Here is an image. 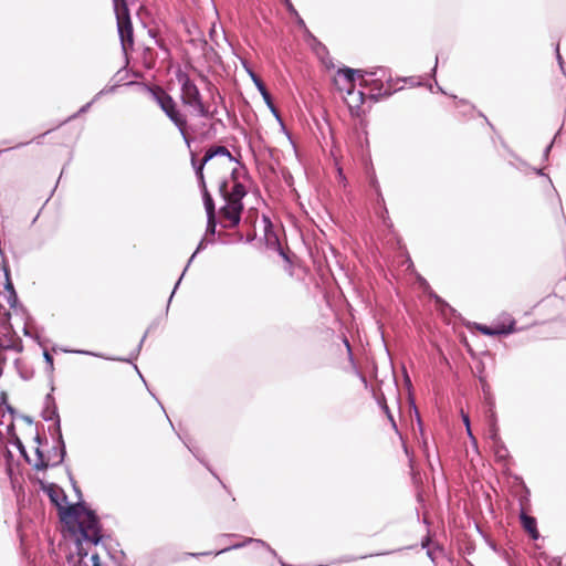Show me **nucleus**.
Returning <instances> with one entry per match:
<instances>
[{"label": "nucleus", "mask_w": 566, "mask_h": 566, "mask_svg": "<svg viewBox=\"0 0 566 566\" xmlns=\"http://www.w3.org/2000/svg\"><path fill=\"white\" fill-rule=\"evenodd\" d=\"M72 518L76 521L80 537L76 541V555L83 566H103L99 560V552H88L84 549L83 542L96 546L101 539V525L94 511L85 507L83 504L67 505L62 512V521Z\"/></svg>", "instance_id": "1"}, {"label": "nucleus", "mask_w": 566, "mask_h": 566, "mask_svg": "<svg viewBox=\"0 0 566 566\" xmlns=\"http://www.w3.org/2000/svg\"><path fill=\"white\" fill-rule=\"evenodd\" d=\"M338 76H342L344 81L346 82L348 88L347 93L352 95L354 93L350 87H354V82L356 77H360L365 85L369 83L368 80H365V75L370 76V83H373L378 91L376 94H373L371 96L375 98H378L380 96H390L392 91L390 85H388V88L384 90L382 78H387V81H390V74L387 69L385 67H376L374 71H367V70H358V69H350V67H344L338 70L337 72Z\"/></svg>", "instance_id": "2"}, {"label": "nucleus", "mask_w": 566, "mask_h": 566, "mask_svg": "<svg viewBox=\"0 0 566 566\" xmlns=\"http://www.w3.org/2000/svg\"><path fill=\"white\" fill-rule=\"evenodd\" d=\"M177 80L181 86V101L184 105L192 107L200 117L213 118L217 109L210 111L205 106L198 86L187 73H179Z\"/></svg>", "instance_id": "3"}, {"label": "nucleus", "mask_w": 566, "mask_h": 566, "mask_svg": "<svg viewBox=\"0 0 566 566\" xmlns=\"http://www.w3.org/2000/svg\"><path fill=\"white\" fill-rule=\"evenodd\" d=\"M41 416H42L44 421H54V424H55V428H56V432L59 434V440H60L62 446L59 449V458L52 463V465H59V464H61L63 462V460H64V458L66 455V450H65V444H64V441H63V438H62V432H61L60 416L57 413V408H56L54 398L52 397L51 394H48L45 396L44 408L42 410Z\"/></svg>", "instance_id": "4"}, {"label": "nucleus", "mask_w": 566, "mask_h": 566, "mask_svg": "<svg viewBox=\"0 0 566 566\" xmlns=\"http://www.w3.org/2000/svg\"><path fill=\"white\" fill-rule=\"evenodd\" d=\"M117 20V31L120 40V44L123 51L126 52L128 48H132L134 44L133 39V24L129 17L128 8L117 9L115 12Z\"/></svg>", "instance_id": "5"}, {"label": "nucleus", "mask_w": 566, "mask_h": 566, "mask_svg": "<svg viewBox=\"0 0 566 566\" xmlns=\"http://www.w3.org/2000/svg\"><path fill=\"white\" fill-rule=\"evenodd\" d=\"M243 211V203H232L224 200V206L220 208V214L228 223L222 224L226 229H233L239 226L241 221V213Z\"/></svg>", "instance_id": "6"}, {"label": "nucleus", "mask_w": 566, "mask_h": 566, "mask_svg": "<svg viewBox=\"0 0 566 566\" xmlns=\"http://www.w3.org/2000/svg\"><path fill=\"white\" fill-rule=\"evenodd\" d=\"M220 195L224 200L232 203H243L242 200L247 196V188L240 181H235L231 190H228V181L222 180L219 185Z\"/></svg>", "instance_id": "7"}, {"label": "nucleus", "mask_w": 566, "mask_h": 566, "mask_svg": "<svg viewBox=\"0 0 566 566\" xmlns=\"http://www.w3.org/2000/svg\"><path fill=\"white\" fill-rule=\"evenodd\" d=\"M251 543H255L258 545H261V546L265 547L272 555L276 556V552L274 549H272L264 541L258 539V538H252V537H248V538H245L241 543H237V544H232V545L226 546L224 548H222V549H220V551H218L216 553L203 552V553H193V554H190V555L193 556V557L208 556V555H211V554L220 555V554H223V553L229 552L231 549L242 548V547H244V546H247L248 544H251Z\"/></svg>", "instance_id": "8"}, {"label": "nucleus", "mask_w": 566, "mask_h": 566, "mask_svg": "<svg viewBox=\"0 0 566 566\" xmlns=\"http://www.w3.org/2000/svg\"><path fill=\"white\" fill-rule=\"evenodd\" d=\"M161 111L175 124L177 128H181L187 124L186 116L180 113L172 97L166 101V105H163Z\"/></svg>", "instance_id": "9"}, {"label": "nucleus", "mask_w": 566, "mask_h": 566, "mask_svg": "<svg viewBox=\"0 0 566 566\" xmlns=\"http://www.w3.org/2000/svg\"><path fill=\"white\" fill-rule=\"evenodd\" d=\"M476 328L483 334L488 336H499V335H509L514 333L515 329V321L511 319L509 325L496 324L493 326L488 325H478Z\"/></svg>", "instance_id": "10"}, {"label": "nucleus", "mask_w": 566, "mask_h": 566, "mask_svg": "<svg viewBox=\"0 0 566 566\" xmlns=\"http://www.w3.org/2000/svg\"><path fill=\"white\" fill-rule=\"evenodd\" d=\"M369 185L374 188V190H375V192L377 195V203L382 206V211H381L380 217L382 218L384 224L388 226V227H391L392 224L390 223V220L387 217L388 210L385 207V199H384V196L381 193L378 179H377V177H376L374 171L369 176Z\"/></svg>", "instance_id": "11"}, {"label": "nucleus", "mask_w": 566, "mask_h": 566, "mask_svg": "<svg viewBox=\"0 0 566 566\" xmlns=\"http://www.w3.org/2000/svg\"><path fill=\"white\" fill-rule=\"evenodd\" d=\"M57 441H60L57 439ZM61 442H59L57 447H54L48 458V460L44 459L42 451L40 448H36L35 453L38 457V461L34 463L35 470H45L49 467H53L52 463L59 458V449L61 448Z\"/></svg>", "instance_id": "12"}, {"label": "nucleus", "mask_w": 566, "mask_h": 566, "mask_svg": "<svg viewBox=\"0 0 566 566\" xmlns=\"http://www.w3.org/2000/svg\"><path fill=\"white\" fill-rule=\"evenodd\" d=\"M191 166L195 170V175L198 181L199 188H205L206 179L203 175L205 166L209 163V160H206V156L203 155L202 159H198L197 155L195 153H191L190 158Z\"/></svg>", "instance_id": "13"}, {"label": "nucleus", "mask_w": 566, "mask_h": 566, "mask_svg": "<svg viewBox=\"0 0 566 566\" xmlns=\"http://www.w3.org/2000/svg\"><path fill=\"white\" fill-rule=\"evenodd\" d=\"M520 520H521L522 526L530 534L532 539H534V541L538 539L539 533L537 530L536 518L531 515H527L525 513V511L522 509L521 513H520Z\"/></svg>", "instance_id": "14"}, {"label": "nucleus", "mask_w": 566, "mask_h": 566, "mask_svg": "<svg viewBox=\"0 0 566 566\" xmlns=\"http://www.w3.org/2000/svg\"><path fill=\"white\" fill-rule=\"evenodd\" d=\"M45 491L51 502L60 509L61 513L64 512L66 507H64L62 503L66 501V495L63 490L57 488L55 484H50Z\"/></svg>", "instance_id": "15"}, {"label": "nucleus", "mask_w": 566, "mask_h": 566, "mask_svg": "<svg viewBox=\"0 0 566 566\" xmlns=\"http://www.w3.org/2000/svg\"><path fill=\"white\" fill-rule=\"evenodd\" d=\"M206 160H211L217 156L227 157L230 163L240 164V161L229 151L226 146H212L205 153Z\"/></svg>", "instance_id": "16"}, {"label": "nucleus", "mask_w": 566, "mask_h": 566, "mask_svg": "<svg viewBox=\"0 0 566 566\" xmlns=\"http://www.w3.org/2000/svg\"><path fill=\"white\" fill-rule=\"evenodd\" d=\"M3 273H4V279H6L4 290L8 293L7 300H8L9 305L11 307H13L15 305V303L18 302V295H17V292L14 290L13 283L10 277L9 266L6 263L3 264Z\"/></svg>", "instance_id": "17"}, {"label": "nucleus", "mask_w": 566, "mask_h": 566, "mask_svg": "<svg viewBox=\"0 0 566 566\" xmlns=\"http://www.w3.org/2000/svg\"><path fill=\"white\" fill-rule=\"evenodd\" d=\"M495 461L499 463H505L510 457V452L503 441L491 443Z\"/></svg>", "instance_id": "18"}, {"label": "nucleus", "mask_w": 566, "mask_h": 566, "mask_svg": "<svg viewBox=\"0 0 566 566\" xmlns=\"http://www.w3.org/2000/svg\"><path fill=\"white\" fill-rule=\"evenodd\" d=\"M249 74H250L253 83L255 84L258 91L262 95L265 104L268 106H271L272 97H271V94L269 93V91L266 90L263 81L255 73H253L252 71H249Z\"/></svg>", "instance_id": "19"}, {"label": "nucleus", "mask_w": 566, "mask_h": 566, "mask_svg": "<svg viewBox=\"0 0 566 566\" xmlns=\"http://www.w3.org/2000/svg\"><path fill=\"white\" fill-rule=\"evenodd\" d=\"M147 91L149 92L153 99L159 105L160 108L163 107V105H166L167 99L171 98V96L159 86H148Z\"/></svg>", "instance_id": "20"}, {"label": "nucleus", "mask_w": 566, "mask_h": 566, "mask_svg": "<svg viewBox=\"0 0 566 566\" xmlns=\"http://www.w3.org/2000/svg\"><path fill=\"white\" fill-rule=\"evenodd\" d=\"M0 350H13L21 353L23 350L22 340L20 338L13 339L6 336L3 343H0Z\"/></svg>", "instance_id": "21"}, {"label": "nucleus", "mask_w": 566, "mask_h": 566, "mask_svg": "<svg viewBox=\"0 0 566 566\" xmlns=\"http://www.w3.org/2000/svg\"><path fill=\"white\" fill-rule=\"evenodd\" d=\"M200 191L202 195L203 206H205L207 216L216 214L214 201H213L210 192L208 191L207 185H205V188H200Z\"/></svg>", "instance_id": "22"}, {"label": "nucleus", "mask_w": 566, "mask_h": 566, "mask_svg": "<svg viewBox=\"0 0 566 566\" xmlns=\"http://www.w3.org/2000/svg\"><path fill=\"white\" fill-rule=\"evenodd\" d=\"M491 411V415H490V432H489V439H490V443H494V442H497V441H502L500 436H499V429H497V426H496V417H495V413L492 409H490Z\"/></svg>", "instance_id": "23"}, {"label": "nucleus", "mask_w": 566, "mask_h": 566, "mask_svg": "<svg viewBox=\"0 0 566 566\" xmlns=\"http://www.w3.org/2000/svg\"><path fill=\"white\" fill-rule=\"evenodd\" d=\"M205 248H206V243H205V240L202 239V240L199 242V244H198V247H197L196 251H195V252L192 253V255L190 256V259H189V261H188V263H187V265H186V268H185V270H184L182 274L180 275L179 280H178V281H177V283L175 284V287H174V290H172V292H171V294H170V297H169L168 304L171 302V298H172V296H174V294H175V292H176L177 287L179 286L180 282H181V279H182V276H184V274H185V272L187 271L188 266L190 265V263H191V262H192V260L195 259L196 254H197L198 252H200L201 250H203Z\"/></svg>", "instance_id": "24"}, {"label": "nucleus", "mask_w": 566, "mask_h": 566, "mask_svg": "<svg viewBox=\"0 0 566 566\" xmlns=\"http://www.w3.org/2000/svg\"><path fill=\"white\" fill-rule=\"evenodd\" d=\"M265 240H266V244L269 247H275L276 250L280 252V254L282 256L286 258V255L284 254V252L280 245L277 235L274 232H272L271 230H269L268 228H265Z\"/></svg>", "instance_id": "25"}, {"label": "nucleus", "mask_w": 566, "mask_h": 566, "mask_svg": "<svg viewBox=\"0 0 566 566\" xmlns=\"http://www.w3.org/2000/svg\"><path fill=\"white\" fill-rule=\"evenodd\" d=\"M114 90H115V86L105 87V88L101 90V91L95 95V97H94L91 102H88V103H86L85 105H83V106L78 109V112H77V113H78V114H82V113L87 112V111L91 108V106H92V105H93V104H94V103H95V102H96V101H97L102 95L107 94V93H111V92H113Z\"/></svg>", "instance_id": "26"}, {"label": "nucleus", "mask_w": 566, "mask_h": 566, "mask_svg": "<svg viewBox=\"0 0 566 566\" xmlns=\"http://www.w3.org/2000/svg\"><path fill=\"white\" fill-rule=\"evenodd\" d=\"M479 381L481 384L483 394L485 395V399L488 400V403L490 405V409H492L494 403H493L492 397L490 395V386L486 381V378L484 376L480 375Z\"/></svg>", "instance_id": "27"}, {"label": "nucleus", "mask_w": 566, "mask_h": 566, "mask_svg": "<svg viewBox=\"0 0 566 566\" xmlns=\"http://www.w3.org/2000/svg\"><path fill=\"white\" fill-rule=\"evenodd\" d=\"M217 228L216 214L207 216V229L206 233L214 235Z\"/></svg>", "instance_id": "28"}, {"label": "nucleus", "mask_w": 566, "mask_h": 566, "mask_svg": "<svg viewBox=\"0 0 566 566\" xmlns=\"http://www.w3.org/2000/svg\"><path fill=\"white\" fill-rule=\"evenodd\" d=\"M13 444L17 447L18 451L25 459V461L30 463V458L27 453L25 447L17 436H14Z\"/></svg>", "instance_id": "29"}, {"label": "nucleus", "mask_w": 566, "mask_h": 566, "mask_svg": "<svg viewBox=\"0 0 566 566\" xmlns=\"http://www.w3.org/2000/svg\"><path fill=\"white\" fill-rule=\"evenodd\" d=\"M43 358H44V361H45V364H46L45 370H46L49 374H53V370H54L53 357H52V355L49 353V350H48V349H44V352H43Z\"/></svg>", "instance_id": "30"}, {"label": "nucleus", "mask_w": 566, "mask_h": 566, "mask_svg": "<svg viewBox=\"0 0 566 566\" xmlns=\"http://www.w3.org/2000/svg\"><path fill=\"white\" fill-rule=\"evenodd\" d=\"M238 165L240 166V168H234L231 170V179L233 180V182L239 181L240 174L247 175L245 167L241 163Z\"/></svg>", "instance_id": "31"}, {"label": "nucleus", "mask_w": 566, "mask_h": 566, "mask_svg": "<svg viewBox=\"0 0 566 566\" xmlns=\"http://www.w3.org/2000/svg\"><path fill=\"white\" fill-rule=\"evenodd\" d=\"M292 15L295 18L297 25H298V27H301L302 29H304V31H305L306 33H308V35H310L314 41H316V39H315V38L310 33V31L307 30V28H306V25H305V22H304V20L300 17L298 12L296 11V14H292Z\"/></svg>", "instance_id": "32"}, {"label": "nucleus", "mask_w": 566, "mask_h": 566, "mask_svg": "<svg viewBox=\"0 0 566 566\" xmlns=\"http://www.w3.org/2000/svg\"><path fill=\"white\" fill-rule=\"evenodd\" d=\"M178 130L180 132L182 138H184V142L186 143V145L188 147H190L191 145V138L189 137V135L187 134V124L184 125L181 128H178Z\"/></svg>", "instance_id": "33"}, {"label": "nucleus", "mask_w": 566, "mask_h": 566, "mask_svg": "<svg viewBox=\"0 0 566 566\" xmlns=\"http://www.w3.org/2000/svg\"><path fill=\"white\" fill-rule=\"evenodd\" d=\"M128 1L129 0H113L114 11L117 12V9L128 8Z\"/></svg>", "instance_id": "34"}, {"label": "nucleus", "mask_w": 566, "mask_h": 566, "mask_svg": "<svg viewBox=\"0 0 566 566\" xmlns=\"http://www.w3.org/2000/svg\"><path fill=\"white\" fill-rule=\"evenodd\" d=\"M462 420L467 428L468 434L472 438V432H471V428H470V417H469V415L464 413L463 411H462Z\"/></svg>", "instance_id": "35"}, {"label": "nucleus", "mask_w": 566, "mask_h": 566, "mask_svg": "<svg viewBox=\"0 0 566 566\" xmlns=\"http://www.w3.org/2000/svg\"><path fill=\"white\" fill-rule=\"evenodd\" d=\"M146 336H147V333L144 334L143 338L140 339L139 344L137 345L136 354L132 355V358H129V359H122L123 361H130L132 359H135L137 357Z\"/></svg>", "instance_id": "36"}, {"label": "nucleus", "mask_w": 566, "mask_h": 566, "mask_svg": "<svg viewBox=\"0 0 566 566\" xmlns=\"http://www.w3.org/2000/svg\"><path fill=\"white\" fill-rule=\"evenodd\" d=\"M282 1L285 4L286 10L289 11L290 14H296V9L293 6V3L291 2V0H282Z\"/></svg>", "instance_id": "37"}, {"label": "nucleus", "mask_w": 566, "mask_h": 566, "mask_svg": "<svg viewBox=\"0 0 566 566\" xmlns=\"http://www.w3.org/2000/svg\"><path fill=\"white\" fill-rule=\"evenodd\" d=\"M553 147V142H551L544 149L543 151V158L544 160H547L548 159V156H549V153H551V149Z\"/></svg>", "instance_id": "38"}, {"label": "nucleus", "mask_w": 566, "mask_h": 566, "mask_svg": "<svg viewBox=\"0 0 566 566\" xmlns=\"http://www.w3.org/2000/svg\"><path fill=\"white\" fill-rule=\"evenodd\" d=\"M268 107L271 109L272 114L277 118V120L282 123L280 114L272 101H271V106H268Z\"/></svg>", "instance_id": "39"}, {"label": "nucleus", "mask_w": 566, "mask_h": 566, "mask_svg": "<svg viewBox=\"0 0 566 566\" xmlns=\"http://www.w3.org/2000/svg\"><path fill=\"white\" fill-rule=\"evenodd\" d=\"M429 295L438 303V304H443V305H447L442 298L440 296H438L436 293L433 292H430Z\"/></svg>", "instance_id": "40"}, {"label": "nucleus", "mask_w": 566, "mask_h": 566, "mask_svg": "<svg viewBox=\"0 0 566 566\" xmlns=\"http://www.w3.org/2000/svg\"><path fill=\"white\" fill-rule=\"evenodd\" d=\"M380 407H381L382 411L386 413V416L391 415V412L389 410V407L387 406L386 401L380 402Z\"/></svg>", "instance_id": "41"}, {"label": "nucleus", "mask_w": 566, "mask_h": 566, "mask_svg": "<svg viewBox=\"0 0 566 566\" xmlns=\"http://www.w3.org/2000/svg\"><path fill=\"white\" fill-rule=\"evenodd\" d=\"M556 57H557L559 65L562 66L563 60H562V55L559 53V44L556 45Z\"/></svg>", "instance_id": "42"}, {"label": "nucleus", "mask_w": 566, "mask_h": 566, "mask_svg": "<svg viewBox=\"0 0 566 566\" xmlns=\"http://www.w3.org/2000/svg\"><path fill=\"white\" fill-rule=\"evenodd\" d=\"M344 343H345V346H346V348H347V352H348L349 358H350V359H353V354H352V349H350L349 342L345 338V339H344Z\"/></svg>", "instance_id": "43"}, {"label": "nucleus", "mask_w": 566, "mask_h": 566, "mask_svg": "<svg viewBox=\"0 0 566 566\" xmlns=\"http://www.w3.org/2000/svg\"><path fill=\"white\" fill-rule=\"evenodd\" d=\"M388 420L390 421L392 428L397 431V424L395 422V419H394V416L392 415H389L387 416Z\"/></svg>", "instance_id": "44"}, {"label": "nucleus", "mask_w": 566, "mask_h": 566, "mask_svg": "<svg viewBox=\"0 0 566 566\" xmlns=\"http://www.w3.org/2000/svg\"><path fill=\"white\" fill-rule=\"evenodd\" d=\"M535 172L537 175H539V176H545L548 179L549 184L552 185L551 178L547 175H545L541 168L539 169H535Z\"/></svg>", "instance_id": "45"}, {"label": "nucleus", "mask_w": 566, "mask_h": 566, "mask_svg": "<svg viewBox=\"0 0 566 566\" xmlns=\"http://www.w3.org/2000/svg\"><path fill=\"white\" fill-rule=\"evenodd\" d=\"M6 364V358H0V376L2 375L3 366Z\"/></svg>", "instance_id": "46"}, {"label": "nucleus", "mask_w": 566, "mask_h": 566, "mask_svg": "<svg viewBox=\"0 0 566 566\" xmlns=\"http://www.w3.org/2000/svg\"><path fill=\"white\" fill-rule=\"evenodd\" d=\"M239 535L237 534H223L221 535V538H227V537H238Z\"/></svg>", "instance_id": "47"}, {"label": "nucleus", "mask_w": 566, "mask_h": 566, "mask_svg": "<svg viewBox=\"0 0 566 566\" xmlns=\"http://www.w3.org/2000/svg\"><path fill=\"white\" fill-rule=\"evenodd\" d=\"M427 556H428L432 562H434V555H433V553H432L431 551H428V552H427Z\"/></svg>", "instance_id": "48"}, {"label": "nucleus", "mask_w": 566, "mask_h": 566, "mask_svg": "<svg viewBox=\"0 0 566 566\" xmlns=\"http://www.w3.org/2000/svg\"><path fill=\"white\" fill-rule=\"evenodd\" d=\"M156 44L161 48V49H165L167 51V49L165 48L164 43L159 40H156Z\"/></svg>", "instance_id": "49"}, {"label": "nucleus", "mask_w": 566, "mask_h": 566, "mask_svg": "<svg viewBox=\"0 0 566 566\" xmlns=\"http://www.w3.org/2000/svg\"><path fill=\"white\" fill-rule=\"evenodd\" d=\"M357 94H358V101L361 103V102H363L364 94H363V92H360V91H359Z\"/></svg>", "instance_id": "50"}, {"label": "nucleus", "mask_w": 566, "mask_h": 566, "mask_svg": "<svg viewBox=\"0 0 566 566\" xmlns=\"http://www.w3.org/2000/svg\"><path fill=\"white\" fill-rule=\"evenodd\" d=\"M429 544V537H427L424 541H422V547H427Z\"/></svg>", "instance_id": "51"}, {"label": "nucleus", "mask_w": 566, "mask_h": 566, "mask_svg": "<svg viewBox=\"0 0 566 566\" xmlns=\"http://www.w3.org/2000/svg\"><path fill=\"white\" fill-rule=\"evenodd\" d=\"M186 446H187V448L190 450V452H192V454H193L196 458H198L197 452H196L193 449H191L188 444H186Z\"/></svg>", "instance_id": "52"}, {"label": "nucleus", "mask_w": 566, "mask_h": 566, "mask_svg": "<svg viewBox=\"0 0 566 566\" xmlns=\"http://www.w3.org/2000/svg\"><path fill=\"white\" fill-rule=\"evenodd\" d=\"M417 418H418V426H419L420 430L422 431V428H421L422 424H421V420H420V417L418 413H417Z\"/></svg>", "instance_id": "53"}, {"label": "nucleus", "mask_w": 566, "mask_h": 566, "mask_svg": "<svg viewBox=\"0 0 566 566\" xmlns=\"http://www.w3.org/2000/svg\"><path fill=\"white\" fill-rule=\"evenodd\" d=\"M77 353H78V354L93 355L92 353H90V352H85V350H78Z\"/></svg>", "instance_id": "54"}, {"label": "nucleus", "mask_w": 566, "mask_h": 566, "mask_svg": "<svg viewBox=\"0 0 566 566\" xmlns=\"http://www.w3.org/2000/svg\"><path fill=\"white\" fill-rule=\"evenodd\" d=\"M4 400H6V395L2 392V394L0 395V402H2V401H4Z\"/></svg>", "instance_id": "55"}, {"label": "nucleus", "mask_w": 566, "mask_h": 566, "mask_svg": "<svg viewBox=\"0 0 566 566\" xmlns=\"http://www.w3.org/2000/svg\"><path fill=\"white\" fill-rule=\"evenodd\" d=\"M428 450V443L426 441H423V451L427 452Z\"/></svg>", "instance_id": "56"}, {"label": "nucleus", "mask_w": 566, "mask_h": 566, "mask_svg": "<svg viewBox=\"0 0 566 566\" xmlns=\"http://www.w3.org/2000/svg\"><path fill=\"white\" fill-rule=\"evenodd\" d=\"M437 63H438V56L436 57V65H434V67H433V70H432V71H433V73L437 71Z\"/></svg>", "instance_id": "57"}, {"label": "nucleus", "mask_w": 566, "mask_h": 566, "mask_svg": "<svg viewBox=\"0 0 566 566\" xmlns=\"http://www.w3.org/2000/svg\"><path fill=\"white\" fill-rule=\"evenodd\" d=\"M74 490L81 496V492H80V490L75 485H74Z\"/></svg>", "instance_id": "58"}, {"label": "nucleus", "mask_w": 566, "mask_h": 566, "mask_svg": "<svg viewBox=\"0 0 566 566\" xmlns=\"http://www.w3.org/2000/svg\"><path fill=\"white\" fill-rule=\"evenodd\" d=\"M264 220L268 222L269 228H271V227H272V223H270V220H269V219H266V218H264Z\"/></svg>", "instance_id": "59"}, {"label": "nucleus", "mask_w": 566, "mask_h": 566, "mask_svg": "<svg viewBox=\"0 0 566 566\" xmlns=\"http://www.w3.org/2000/svg\"><path fill=\"white\" fill-rule=\"evenodd\" d=\"M198 461H200V463H203L208 468V465L203 462V460H201V458L198 457Z\"/></svg>", "instance_id": "60"}, {"label": "nucleus", "mask_w": 566, "mask_h": 566, "mask_svg": "<svg viewBox=\"0 0 566 566\" xmlns=\"http://www.w3.org/2000/svg\"><path fill=\"white\" fill-rule=\"evenodd\" d=\"M198 461H200V463H203L208 468V465L203 462V460H201V458L198 457Z\"/></svg>", "instance_id": "61"}, {"label": "nucleus", "mask_w": 566, "mask_h": 566, "mask_svg": "<svg viewBox=\"0 0 566 566\" xmlns=\"http://www.w3.org/2000/svg\"><path fill=\"white\" fill-rule=\"evenodd\" d=\"M134 368H135L137 371H139V370H138V368H137V365H134ZM138 374H139V376L143 378L142 374H140V373H138Z\"/></svg>", "instance_id": "62"}, {"label": "nucleus", "mask_w": 566, "mask_h": 566, "mask_svg": "<svg viewBox=\"0 0 566 566\" xmlns=\"http://www.w3.org/2000/svg\"><path fill=\"white\" fill-rule=\"evenodd\" d=\"M317 44H318V46H321V48H322V50H325V46H324V45H322L319 42H317Z\"/></svg>", "instance_id": "63"}, {"label": "nucleus", "mask_w": 566, "mask_h": 566, "mask_svg": "<svg viewBox=\"0 0 566 566\" xmlns=\"http://www.w3.org/2000/svg\"><path fill=\"white\" fill-rule=\"evenodd\" d=\"M6 336H0V343H3Z\"/></svg>", "instance_id": "64"}]
</instances>
